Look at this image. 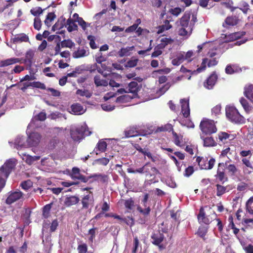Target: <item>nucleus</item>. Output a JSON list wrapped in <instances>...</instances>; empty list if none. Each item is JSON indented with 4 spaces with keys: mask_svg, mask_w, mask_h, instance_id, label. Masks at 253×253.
<instances>
[{
    "mask_svg": "<svg viewBox=\"0 0 253 253\" xmlns=\"http://www.w3.org/2000/svg\"><path fill=\"white\" fill-rule=\"evenodd\" d=\"M51 205L52 203L47 204L43 207L42 209V216L44 218H47L49 216Z\"/></svg>",
    "mask_w": 253,
    "mask_h": 253,
    "instance_id": "ea45409f",
    "label": "nucleus"
},
{
    "mask_svg": "<svg viewBox=\"0 0 253 253\" xmlns=\"http://www.w3.org/2000/svg\"><path fill=\"white\" fill-rule=\"evenodd\" d=\"M138 59L132 58L131 59L129 60L126 63L125 67H129V68H133L135 67L138 63Z\"/></svg>",
    "mask_w": 253,
    "mask_h": 253,
    "instance_id": "864d4df0",
    "label": "nucleus"
},
{
    "mask_svg": "<svg viewBox=\"0 0 253 253\" xmlns=\"http://www.w3.org/2000/svg\"><path fill=\"white\" fill-rule=\"evenodd\" d=\"M217 79V75L213 73L211 74L204 83V86L207 89H212L215 85Z\"/></svg>",
    "mask_w": 253,
    "mask_h": 253,
    "instance_id": "2eb2a0df",
    "label": "nucleus"
},
{
    "mask_svg": "<svg viewBox=\"0 0 253 253\" xmlns=\"http://www.w3.org/2000/svg\"><path fill=\"white\" fill-rule=\"evenodd\" d=\"M229 220L230 221V223L229 224V227L231 228L233 230V233L235 235H237L238 234L239 232V229L236 227L233 221V218L232 216H230L229 217Z\"/></svg>",
    "mask_w": 253,
    "mask_h": 253,
    "instance_id": "5fc2aeb1",
    "label": "nucleus"
},
{
    "mask_svg": "<svg viewBox=\"0 0 253 253\" xmlns=\"http://www.w3.org/2000/svg\"><path fill=\"white\" fill-rule=\"evenodd\" d=\"M172 135L174 137V144L179 147H181V143L182 142L183 136L182 135H178L175 132H172Z\"/></svg>",
    "mask_w": 253,
    "mask_h": 253,
    "instance_id": "58836bf2",
    "label": "nucleus"
},
{
    "mask_svg": "<svg viewBox=\"0 0 253 253\" xmlns=\"http://www.w3.org/2000/svg\"><path fill=\"white\" fill-rule=\"evenodd\" d=\"M184 59V55L182 54L179 55L172 60V64L175 66H178L183 62Z\"/></svg>",
    "mask_w": 253,
    "mask_h": 253,
    "instance_id": "8fccbe9b",
    "label": "nucleus"
},
{
    "mask_svg": "<svg viewBox=\"0 0 253 253\" xmlns=\"http://www.w3.org/2000/svg\"><path fill=\"white\" fill-rule=\"evenodd\" d=\"M196 162L201 169L210 170L211 169L215 163V160L211 158L209 160L207 157L198 156L196 158Z\"/></svg>",
    "mask_w": 253,
    "mask_h": 253,
    "instance_id": "39448f33",
    "label": "nucleus"
},
{
    "mask_svg": "<svg viewBox=\"0 0 253 253\" xmlns=\"http://www.w3.org/2000/svg\"><path fill=\"white\" fill-rule=\"evenodd\" d=\"M55 17L56 16L54 13H48V14L46 15V18L44 20V24L47 27H50L51 26L50 22L54 19Z\"/></svg>",
    "mask_w": 253,
    "mask_h": 253,
    "instance_id": "a19ab883",
    "label": "nucleus"
},
{
    "mask_svg": "<svg viewBox=\"0 0 253 253\" xmlns=\"http://www.w3.org/2000/svg\"><path fill=\"white\" fill-rule=\"evenodd\" d=\"M239 21L238 17L236 16H228L225 19L224 22L222 24V26L224 28L227 27L228 26H234L236 25Z\"/></svg>",
    "mask_w": 253,
    "mask_h": 253,
    "instance_id": "f3484780",
    "label": "nucleus"
},
{
    "mask_svg": "<svg viewBox=\"0 0 253 253\" xmlns=\"http://www.w3.org/2000/svg\"><path fill=\"white\" fill-rule=\"evenodd\" d=\"M173 40L171 38H163L161 39V43L155 47V49H164L167 45L173 42Z\"/></svg>",
    "mask_w": 253,
    "mask_h": 253,
    "instance_id": "cd10ccee",
    "label": "nucleus"
},
{
    "mask_svg": "<svg viewBox=\"0 0 253 253\" xmlns=\"http://www.w3.org/2000/svg\"><path fill=\"white\" fill-rule=\"evenodd\" d=\"M240 102L245 111L248 113H249L252 109V107L250 106L248 101L244 97H242L240 99Z\"/></svg>",
    "mask_w": 253,
    "mask_h": 253,
    "instance_id": "4c0bfd02",
    "label": "nucleus"
},
{
    "mask_svg": "<svg viewBox=\"0 0 253 253\" xmlns=\"http://www.w3.org/2000/svg\"><path fill=\"white\" fill-rule=\"evenodd\" d=\"M80 201V199L76 196H67L64 201V205L66 207H71L78 204Z\"/></svg>",
    "mask_w": 253,
    "mask_h": 253,
    "instance_id": "aec40b11",
    "label": "nucleus"
},
{
    "mask_svg": "<svg viewBox=\"0 0 253 253\" xmlns=\"http://www.w3.org/2000/svg\"><path fill=\"white\" fill-rule=\"evenodd\" d=\"M66 19L63 16L60 17L57 22L52 26V30L55 31L56 30H60L63 28L66 24Z\"/></svg>",
    "mask_w": 253,
    "mask_h": 253,
    "instance_id": "c756f323",
    "label": "nucleus"
},
{
    "mask_svg": "<svg viewBox=\"0 0 253 253\" xmlns=\"http://www.w3.org/2000/svg\"><path fill=\"white\" fill-rule=\"evenodd\" d=\"M31 86L35 88H40L42 89H45L46 87L44 84L40 82H34L30 83Z\"/></svg>",
    "mask_w": 253,
    "mask_h": 253,
    "instance_id": "603ef678",
    "label": "nucleus"
},
{
    "mask_svg": "<svg viewBox=\"0 0 253 253\" xmlns=\"http://www.w3.org/2000/svg\"><path fill=\"white\" fill-rule=\"evenodd\" d=\"M85 130V127L83 126L77 127L75 129H71L70 130L71 138L74 141H80L83 138Z\"/></svg>",
    "mask_w": 253,
    "mask_h": 253,
    "instance_id": "1a4fd4ad",
    "label": "nucleus"
},
{
    "mask_svg": "<svg viewBox=\"0 0 253 253\" xmlns=\"http://www.w3.org/2000/svg\"><path fill=\"white\" fill-rule=\"evenodd\" d=\"M216 196L218 197H220L224 193H225L226 191V187L222 186L219 184H217L216 185Z\"/></svg>",
    "mask_w": 253,
    "mask_h": 253,
    "instance_id": "79ce46f5",
    "label": "nucleus"
},
{
    "mask_svg": "<svg viewBox=\"0 0 253 253\" xmlns=\"http://www.w3.org/2000/svg\"><path fill=\"white\" fill-rule=\"evenodd\" d=\"M144 173L146 175L150 176H154L159 173V171L155 167H152L150 163H147L144 165Z\"/></svg>",
    "mask_w": 253,
    "mask_h": 253,
    "instance_id": "dca6fc26",
    "label": "nucleus"
},
{
    "mask_svg": "<svg viewBox=\"0 0 253 253\" xmlns=\"http://www.w3.org/2000/svg\"><path fill=\"white\" fill-rule=\"evenodd\" d=\"M226 117L232 122L237 124H244L245 118L240 114L238 111L233 107L226 108Z\"/></svg>",
    "mask_w": 253,
    "mask_h": 253,
    "instance_id": "20e7f679",
    "label": "nucleus"
},
{
    "mask_svg": "<svg viewBox=\"0 0 253 253\" xmlns=\"http://www.w3.org/2000/svg\"><path fill=\"white\" fill-rule=\"evenodd\" d=\"M13 42L14 43L21 42H27L29 41L28 37L25 34H22L15 36L13 39Z\"/></svg>",
    "mask_w": 253,
    "mask_h": 253,
    "instance_id": "473e14b6",
    "label": "nucleus"
},
{
    "mask_svg": "<svg viewBox=\"0 0 253 253\" xmlns=\"http://www.w3.org/2000/svg\"><path fill=\"white\" fill-rule=\"evenodd\" d=\"M95 162L99 165L106 166L109 162V159L107 158H101L95 160Z\"/></svg>",
    "mask_w": 253,
    "mask_h": 253,
    "instance_id": "4d7b16f0",
    "label": "nucleus"
},
{
    "mask_svg": "<svg viewBox=\"0 0 253 253\" xmlns=\"http://www.w3.org/2000/svg\"><path fill=\"white\" fill-rule=\"evenodd\" d=\"M130 99L128 95H124L117 97L115 102L117 103H125Z\"/></svg>",
    "mask_w": 253,
    "mask_h": 253,
    "instance_id": "bf43d9fd",
    "label": "nucleus"
},
{
    "mask_svg": "<svg viewBox=\"0 0 253 253\" xmlns=\"http://www.w3.org/2000/svg\"><path fill=\"white\" fill-rule=\"evenodd\" d=\"M124 205L126 209L131 210L134 206V201L130 198L124 201Z\"/></svg>",
    "mask_w": 253,
    "mask_h": 253,
    "instance_id": "c03bdc74",
    "label": "nucleus"
},
{
    "mask_svg": "<svg viewBox=\"0 0 253 253\" xmlns=\"http://www.w3.org/2000/svg\"><path fill=\"white\" fill-rule=\"evenodd\" d=\"M69 175L73 180H79L84 183L88 182V178H86V176L81 174L80 169L77 167L72 168Z\"/></svg>",
    "mask_w": 253,
    "mask_h": 253,
    "instance_id": "9d476101",
    "label": "nucleus"
},
{
    "mask_svg": "<svg viewBox=\"0 0 253 253\" xmlns=\"http://www.w3.org/2000/svg\"><path fill=\"white\" fill-rule=\"evenodd\" d=\"M20 186L24 190H28L32 186V183L30 180H26L21 182Z\"/></svg>",
    "mask_w": 253,
    "mask_h": 253,
    "instance_id": "052dcab7",
    "label": "nucleus"
},
{
    "mask_svg": "<svg viewBox=\"0 0 253 253\" xmlns=\"http://www.w3.org/2000/svg\"><path fill=\"white\" fill-rule=\"evenodd\" d=\"M94 82L95 85L98 86H107L108 84V82L105 79L101 78L100 75H96L94 77Z\"/></svg>",
    "mask_w": 253,
    "mask_h": 253,
    "instance_id": "bb28decb",
    "label": "nucleus"
},
{
    "mask_svg": "<svg viewBox=\"0 0 253 253\" xmlns=\"http://www.w3.org/2000/svg\"><path fill=\"white\" fill-rule=\"evenodd\" d=\"M137 211L143 216V219H141L140 223L144 224L148 220V217L151 211V208L149 206L143 209L140 206L137 207Z\"/></svg>",
    "mask_w": 253,
    "mask_h": 253,
    "instance_id": "f8f14e48",
    "label": "nucleus"
},
{
    "mask_svg": "<svg viewBox=\"0 0 253 253\" xmlns=\"http://www.w3.org/2000/svg\"><path fill=\"white\" fill-rule=\"evenodd\" d=\"M205 209L211 211V213L212 212L213 214H215L214 211L212 210L211 208L208 206L204 207H202L199 210V213L197 215V219L200 223H204L207 225L209 224L211 221V218H210V215H207Z\"/></svg>",
    "mask_w": 253,
    "mask_h": 253,
    "instance_id": "0eeeda50",
    "label": "nucleus"
},
{
    "mask_svg": "<svg viewBox=\"0 0 253 253\" xmlns=\"http://www.w3.org/2000/svg\"><path fill=\"white\" fill-rule=\"evenodd\" d=\"M246 32H235L232 34H230L229 35V38L231 41H235L237 40L244 35H245Z\"/></svg>",
    "mask_w": 253,
    "mask_h": 253,
    "instance_id": "e433bc0d",
    "label": "nucleus"
},
{
    "mask_svg": "<svg viewBox=\"0 0 253 253\" xmlns=\"http://www.w3.org/2000/svg\"><path fill=\"white\" fill-rule=\"evenodd\" d=\"M181 113L185 118H187L190 115L189 100V99H181Z\"/></svg>",
    "mask_w": 253,
    "mask_h": 253,
    "instance_id": "4468645a",
    "label": "nucleus"
},
{
    "mask_svg": "<svg viewBox=\"0 0 253 253\" xmlns=\"http://www.w3.org/2000/svg\"><path fill=\"white\" fill-rule=\"evenodd\" d=\"M96 229V228H92L89 229L88 231V234L90 235V237L89 238V241H90L91 243L93 242L94 239H95Z\"/></svg>",
    "mask_w": 253,
    "mask_h": 253,
    "instance_id": "0e129e2a",
    "label": "nucleus"
},
{
    "mask_svg": "<svg viewBox=\"0 0 253 253\" xmlns=\"http://www.w3.org/2000/svg\"><path fill=\"white\" fill-rule=\"evenodd\" d=\"M230 135L227 132L221 131L218 133V136L220 141L224 142L230 137Z\"/></svg>",
    "mask_w": 253,
    "mask_h": 253,
    "instance_id": "09e8293b",
    "label": "nucleus"
},
{
    "mask_svg": "<svg viewBox=\"0 0 253 253\" xmlns=\"http://www.w3.org/2000/svg\"><path fill=\"white\" fill-rule=\"evenodd\" d=\"M15 166V161L12 159L6 161L0 168V171L1 172L0 174L3 175L4 178H7L12 170L14 169Z\"/></svg>",
    "mask_w": 253,
    "mask_h": 253,
    "instance_id": "6e6552de",
    "label": "nucleus"
},
{
    "mask_svg": "<svg viewBox=\"0 0 253 253\" xmlns=\"http://www.w3.org/2000/svg\"><path fill=\"white\" fill-rule=\"evenodd\" d=\"M71 111L75 115H81L84 113L83 107L79 103H75L71 105Z\"/></svg>",
    "mask_w": 253,
    "mask_h": 253,
    "instance_id": "c85d7f7f",
    "label": "nucleus"
},
{
    "mask_svg": "<svg viewBox=\"0 0 253 253\" xmlns=\"http://www.w3.org/2000/svg\"><path fill=\"white\" fill-rule=\"evenodd\" d=\"M201 138L203 141V145L204 147H214L217 145V143L212 137H204L201 136Z\"/></svg>",
    "mask_w": 253,
    "mask_h": 253,
    "instance_id": "393cba45",
    "label": "nucleus"
},
{
    "mask_svg": "<svg viewBox=\"0 0 253 253\" xmlns=\"http://www.w3.org/2000/svg\"><path fill=\"white\" fill-rule=\"evenodd\" d=\"M136 149L139 152L147 156L148 158L151 159L153 162H156L158 159L156 156H153L152 153L148 151V149H143L139 146L136 148Z\"/></svg>",
    "mask_w": 253,
    "mask_h": 253,
    "instance_id": "a878e982",
    "label": "nucleus"
},
{
    "mask_svg": "<svg viewBox=\"0 0 253 253\" xmlns=\"http://www.w3.org/2000/svg\"><path fill=\"white\" fill-rule=\"evenodd\" d=\"M25 137L23 136L16 138L15 141V144L17 146V149L28 147L27 141L26 140L25 142Z\"/></svg>",
    "mask_w": 253,
    "mask_h": 253,
    "instance_id": "7c9ffc66",
    "label": "nucleus"
},
{
    "mask_svg": "<svg viewBox=\"0 0 253 253\" xmlns=\"http://www.w3.org/2000/svg\"><path fill=\"white\" fill-rule=\"evenodd\" d=\"M123 221L130 227H132L134 224V219L132 217L128 216L127 218H125Z\"/></svg>",
    "mask_w": 253,
    "mask_h": 253,
    "instance_id": "69168bd1",
    "label": "nucleus"
},
{
    "mask_svg": "<svg viewBox=\"0 0 253 253\" xmlns=\"http://www.w3.org/2000/svg\"><path fill=\"white\" fill-rule=\"evenodd\" d=\"M42 21L40 17H35L34 21V27L35 29L39 31L42 27Z\"/></svg>",
    "mask_w": 253,
    "mask_h": 253,
    "instance_id": "6e6d98bb",
    "label": "nucleus"
},
{
    "mask_svg": "<svg viewBox=\"0 0 253 253\" xmlns=\"http://www.w3.org/2000/svg\"><path fill=\"white\" fill-rule=\"evenodd\" d=\"M244 94L245 96L253 102V85L250 84L244 88Z\"/></svg>",
    "mask_w": 253,
    "mask_h": 253,
    "instance_id": "2f4dec72",
    "label": "nucleus"
},
{
    "mask_svg": "<svg viewBox=\"0 0 253 253\" xmlns=\"http://www.w3.org/2000/svg\"><path fill=\"white\" fill-rule=\"evenodd\" d=\"M107 144L103 139L99 140L95 147L94 151L95 152L96 154L98 155V151L101 153L105 152L107 149Z\"/></svg>",
    "mask_w": 253,
    "mask_h": 253,
    "instance_id": "412c9836",
    "label": "nucleus"
},
{
    "mask_svg": "<svg viewBox=\"0 0 253 253\" xmlns=\"http://www.w3.org/2000/svg\"><path fill=\"white\" fill-rule=\"evenodd\" d=\"M34 53L33 51L29 50L26 52L24 59H23L21 63H23L31 67L32 64V60L34 57Z\"/></svg>",
    "mask_w": 253,
    "mask_h": 253,
    "instance_id": "5701e85b",
    "label": "nucleus"
},
{
    "mask_svg": "<svg viewBox=\"0 0 253 253\" xmlns=\"http://www.w3.org/2000/svg\"><path fill=\"white\" fill-rule=\"evenodd\" d=\"M58 226V222L57 221V219H55L53 220L52 221L51 225L50 226V230H49L50 232H54L56 230Z\"/></svg>",
    "mask_w": 253,
    "mask_h": 253,
    "instance_id": "e2e57ef3",
    "label": "nucleus"
},
{
    "mask_svg": "<svg viewBox=\"0 0 253 253\" xmlns=\"http://www.w3.org/2000/svg\"><path fill=\"white\" fill-rule=\"evenodd\" d=\"M23 195L22 192L20 191L11 192L6 200V203L9 205L11 204L20 199L23 197Z\"/></svg>",
    "mask_w": 253,
    "mask_h": 253,
    "instance_id": "ddd939ff",
    "label": "nucleus"
},
{
    "mask_svg": "<svg viewBox=\"0 0 253 253\" xmlns=\"http://www.w3.org/2000/svg\"><path fill=\"white\" fill-rule=\"evenodd\" d=\"M68 27L67 28L69 32H72L73 30H76L78 26L75 23V21L71 18H69L66 22Z\"/></svg>",
    "mask_w": 253,
    "mask_h": 253,
    "instance_id": "c9c22d12",
    "label": "nucleus"
},
{
    "mask_svg": "<svg viewBox=\"0 0 253 253\" xmlns=\"http://www.w3.org/2000/svg\"><path fill=\"white\" fill-rule=\"evenodd\" d=\"M129 51V49L128 47L126 48H122L119 51H118V55L119 57H123L124 56L127 55L128 54V52Z\"/></svg>",
    "mask_w": 253,
    "mask_h": 253,
    "instance_id": "338daca9",
    "label": "nucleus"
},
{
    "mask_svg": "<svg viewBox=\"0 0 253 253\" xmlns=\"http://www.w3.org/2000/svg\"><path fill=\"white\" fill-rule=\"evenodd\" d=\"M43 9L41 7H36L30 10V13L36 17H39V16L43 12Z\"/></svg>",
    "mask_w": 253,
    "mask_h": 253,
    "instance_id": "49530a36",
    "label": "nucleus"
},
{
    "mask_svg": "<svg viewBox=\"0 0 253 253\" xmlns=\"http://www.w3.org/2000/svg\"><path fill=\"white\" fill-rule=\"evenodd\" d=\"M126 89V91L128 93L136 94L140 90V88L137 82L135 81H132L128 84Z\"/></svg>",
    "mask_w": 253,
    "mask_h": 253,
    "instance_id": "b1692460",
    "label": "nucleus"
},
{
    "mask_svg": "<svg viewBox=\"0 0 253 253\" xmlns=\"http://www.w3.org/2000/svg\"><path fill=\"white\" fill-rule=\"evenodd\" d=\"M194 169L193 167L189 166L185 169L184 172V175L186 177H189L194 173Z\"/></svg>",
    "mask_w": 253,
    "mask_h": 253,
    "instance_id": "680f3d73",
    "label": "nucleus"
},
{
    "mask_svg": "<svg viewBox=\"0 0 253 253\" xmlns=\"http://www.w3.org/2000/svg\"><path fill=\"white\" fill-rule=\"evenodd\" d=\"M198 21L196 14L186 11L179 20L178 33L180 36H189L192 33L195 24Z\"/></svg>",
    "mask_w": 253,
    "mask_h": 253,
    "instance_id": "f257e3e1",
    "label": "nucleus"
},
{
    "mask_svg": "<svg viewBox=\"0 0 253 253\" xmlns=\"http://www.w3.org/2000/svg\"><path fill=\"white\" fill-rule=\"evenodd\" d=\"M87 39L89 40V45L90 47L92 49H96L97 48V46L96 45L95 41H94V38L93 36H88L87 37Z\"/></svg>",
    "mask_w": 253,
    "mask_h": 253,
    "instance_id": "774afa93",
    "label": "nucleus"
},
{
    "mask_svg": "<svg viewBox=\"0 0 253 253\" xmlns=\"http://www.w3.org/2000/svg\"><path fill=\"white\" fill-rule=\"evenodd\" d=\"M199 126L202 132L206 135H211L217 131V128L213 120L204 118Z\"/></svg>",
    "mask_w": 253,
    "mask_h": 253,
    "instance_id": "7ed1b4c3",
    "label": "nucleus"
},
{
    "mask_svg": "<svg viewBox=\"0 0 253 253\" xmlns=\"http://www.w3.org/2000/svg\"><path fill=\"white\" fill-rule=\"evenodd\" d=\"M125 137L126 138L133 137L139 135V132L137 126H130L124 131Z\"/></svg>",
    "mask_w": 253,
    "mask_h": 253,
    "instance_id": "6ab92c4d",
    "label": "nucleus"
},
{
    "mask_svg": "<svg viewBox=\"0 0 253 253\" xmlns=\"http://www.w3.org/2000/svg\"><path fill=\"white\" fill-rule=\"evenodd\" d=\"M41 138V136L38 132L30 133L27 139L28 147L38 145L40 142Z\"/></svg>",
    "mask_w": 253,
    "mask_h": 253,
    "instance_id": "9b49d317",
    "label": "nucleus"
},
{
    "mask_svg": "<svg viewBox=\"0 0 253 253\" xmlns=\"http://www.w3.org/2000/svg\"><path fill=\"white\" fill-rule=\"evenodd\" d=\"M46 118V115L45 112H41L35 116L34 119L36 121H43Z\"/></svg>",
    "mask_w": 253,
    "mask_h": 253,
    "instance_id": "13d9d810",
    "label": "nucleus"
},
{
    "mask_svg": "<svg viewBox=\"0 0 253 253\" xmlns=\"http://www.w3.org/2000/svg\"><path fill=\"white\" fill-rule=\"evenodd\" d=\"M208 61V58H204L202 60L201 67L198 68L196 71H194L193 72H192V74H193L194 73H195L196 72L200 73L204 71L206 68V64L207 63Z\"/></svg>",
    "mask_w": 253,
    "mask_h": 253,
    "instance_id": "3c124183",
    "label": "nucleus"
},
{
    "mask_svg": "<svg viewBox=\"0 0 253 253\" xmlns=\"http://www.w3.org/2000/svg\"><path fill=\"white\" fill-rule=\"evenodd\" d=\"M93 202V197L92 195L90 194L84 196L81 200L83 207L82 209H87L89 208V205Z\"/></svg>",
    "mask_w": 253,
    "mask_h": 253,
    "instance_id": "4be33fe9",
    "label": "nucleus"
},
{
    "mask_svg": "<svg viewBox=\"0 0 253 253\" xmlns=\"http://www.w3.org/2000/svg\"><path fill=\"white\" fill-rule=\"evenodd\" d=\"M23 58H11L1 60L0 62V67H6L17 63L22 62Z\"/></svg>",
    "mask_w": 253,
    "mask_h": 253,
    "instance_id": "a211bd4d",
    "label": "nucleus"
},
{
    "mask_svg": "<svg viewBox=\"0 0 253 253\" xmlns=\"http://www.w3.org/2000/svg\"><path fill=\"white\" fill-rule=\"evenodd\" d=\"M88 55L87 51L84 48H79L77 51H75L73 53V56L74 58H79L86 56Z\"/></svg>",
    "mask_w": 253,
    "mask_h": 253,
    "instance_id": "72a5a7b5",
    "label": "nucleus"
},
{
    "mask_svg": "<svg viewBox=\"0 0 253 253\" xmlns=\"http://www.w3.org/2000/svg\"><path fill=\"white\" fill-rule=\"evenodd\" d=\"M76 94L81 96H85L86 98H90L92 96V93L87 89H79L76 91Z\"/></svg>",
    "mask_w": 253,
    "mask_h": 253,
    "instance_id": "37998d69",
    "label": "nucleus"
},
{
    "mask_svg": "<svg viewBox=\"0 0 253 253\" xmlns=\"http://www.w3.org/2000/svg\"><path fill=\"white\" fill-rule=\"evenodd\" d=\"M225 166H226L228 174L231 176L235 175L238 171V169L234 164L227 165V161L225 163H218L216 173L214 175L216 182H221L223 184L228 181V177L225 172Z\"/></svg>",
    "mask_w": 253,
    "mask_h": 253,
    "instance_id": "f03ea898",
    "label": "nucleus"
},
{
    "mask_svg": "<svg viewBox=\"0 0 253 253\" xmlns=\"http://www.w3.org/2000/svg\"><path fill=\"white\" fill-rule=\"evenodd\" d=\"M60 43H61V46L62 48H64V47L72 48L75 45V43L70 39L64 40L63 41H62Z\"/></svg>",
    "mask_w": 253,
    "mask_h": 253,
    "instance_id": "a18cd8bd",
    "label": "nucleus"
},
{
    "mask_svg": "<svg viewBox=\"0 0 253 253\" xmlns=\"http://www.w3.org/2000/svg\"><path fill=\"white\" fill-rule=\"evenodd\" d=\"M165 231L161 232L160 230L154 231L151 235L152 243L158 247L160 250H162L165 248L162 243L166 240V238L163 233Z\"/></svg>",
    "mask_w": 253,
    "mask_h": 253,
    "instance_id": "423d86ee",
    "label": "nucleus"
},
{
    "mask_svg": "<svg viewBox=\"0 0 253 253\" xmlns=\"http://www.w3.org/2000/svg\"><path fill=\"white\" fill-rule=\"evenodd\" d=\"M25 158H23L25 160V162L28 165H32L34 162L38 161L40 159L41 157L39 156H31L29 155H24Z\"/></svg>",
    "mask_w": 253,
    "mask_h": 253,
    "instance_id": "f704fd0d",
    "label": "nucleus"
},
{
    "mask_svg": "<svg viewBox=\"0 0 253 253\" xmlns=\"http://www.w3.org/2000/svg\"><path fill=\"white\" fill-rule=\"evenodd\" d=\"M87 249V245L84 243L79 245L77 247L78 253H86Z\"/></svg>",
    "mask_w": 253,
    "mask_h": 253,
    "instance_id": "de8ad7c7",
    "label": "nucleus"
}]
</instances>
